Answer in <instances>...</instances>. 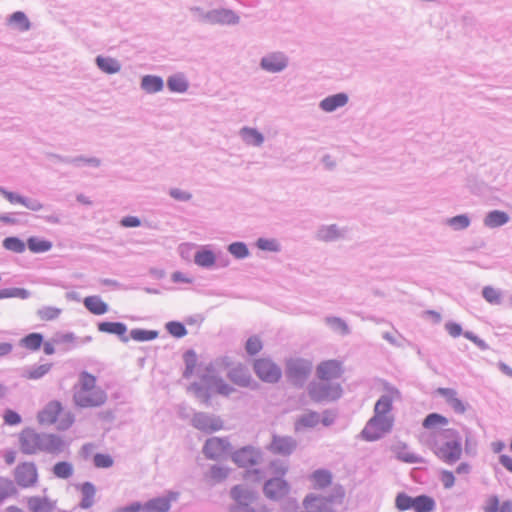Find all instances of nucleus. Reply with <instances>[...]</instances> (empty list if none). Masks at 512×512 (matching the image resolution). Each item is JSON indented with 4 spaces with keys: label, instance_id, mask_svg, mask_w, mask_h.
<instances>
[{
    "label": "nucleus",
    "instance_id": "obj_1",
    "mask_svg": "<svg viewBox=\"0 0 512 512\" xmlns=\"http://www.w3.org/2000/svg\"><path fill=\"white\" fill-rule=\"evenodd\" d=\"M430 448L439 460L453 465L461 459L463 437L457 429L442 428L432 432Z\"/></svg>",
    "mask_w": 512,
    "mask_h": 512
},
{
    "label": "nucleus",
    "instance_id": "obj_2",
    "mask_svg": "<svg viewBox=\"0 0 512 512\" xmlns=\"http://www.w3.org/2000/svg\"><path fill=\"white\" fill-rule=\"evenodd\" d=\"M345 496L341 486L334 488L328 496L310 493L303 499V507L310 512H335L334 504H341Z\"/></svg>",
    "mask_w": 512,
    "mask_h": 512
},
{
    "label": "nucleus",
    "instance_id": "obj_3",
    "mask_svg": "<svg viewBox=\"0 0 512 512\" xmlns=\"http://www.w3.org/2000/svg\"><path fill=\"white\" fill-rule=\"evenodd\" d=\"M393 424V417L373 415L361 431V436L364 440L369 442L379 440L392 430Z\"/></svg>",
    "mask_w": 512,
    "mask_h": 512
},
{
    "label": "nucleus",
    "instance_id": "obj_4",
    "mask_svg": "<svg viewBox=\"0 0 512 512\" xmlns=\"http://www.w3.org/2000/svg\"><path fill=\"white\" fill-rule=\"evenodd\" d=\"M312 370V363L302 358L290 359L286 363V376L295 386H303Z\"/></svg>",
    "mask_w": 512,
    "mask_h": 512
},
{
    "label": "nucleus",
    "instance_id": "obj_5",
    "mask_svg": "<svg viewBox=\"0 0 512 512\" xmlns=\"http://www.w3.org/2000/svg\"><path fill=\"white\" fill-rule=\"evenodd\" d=\"M310 398L315 402L337 400L342 395V388L339 384L327 382H314L308 386Z\"/></svg>",
    "mask_w": 512,
    "mask_h": 512
},
{
    "label": "nucleus",
    "instance_id": "obj_6",
    "mask_svg": "<svg viewBox=\"0 0 512 512\" xmlns=\"http://www.w3.org/2000/svg\"><path fill=\"white\" fill-rule=\"evenodd\" d=\"M253 370L257 377L266 383H277L282 377L281 368L269 358L256 359Z\"/></svg>",
    "mask_w": 512,
    "mask_h": 512
},
{
    "label": "nucleus",
    "instance_id": "obj_7",
    "mask_svg": "<svg viewBox=\"0 0 512 512\" xmlns=\"http://www.w3.org/2000/svg\"><path fill=\"white\" fill-rule=\"evenodd\" d=\"M262 452L259 448L247 445L234 451L231 454L232 461L241 468L253 467L260 463Z\"/></svg>",
    "mask_w": 512,
    "mask_h": 512
},
{
    "label": "nucleus",
    "instance_id": "obj_8",
    "mask_svg": "<svg viewBox=\"0 0 512 512\" xmlns=\"http://www.w3.org/2000/svg\"><path fill=\"white\" fill-rule=\"evenodd\" d=\"M191 424L197 430L204 433H213L223 428V421L219 416L206 412H195Z\"/></svg>",
    "mask_w": 512,
    "mask_h": 512
},
{
    "label": "nucleus",
    "instance_id": "obj_9",
    "mask_svg": "<svg viewBox=\"0 0 512 512\" xmlns=\"http://www.w3.org/2000/svg\"><path fill=\"white\" fill-rule=\"evenodd\" d=\"M384 391L386 393L382 394L374 405V415L392 417L389 414L393 409V400L394 398H400L401 394L396 387L389 383L384 385Z\"/></svg>",
    "mask_w": 512,
    "mask_h": 512
},
{
    "label": "nucleus",
    "instance_id": "obj_10",
    "mask_svg": "<svg viewBox=\"0 0 512 512\" xmlns=\"http://www.w3.org/2000/svg\"><path fill=\"white\" fill-rule=\"evenodd\" d=\"M231 450V444L227 438L212 437L205 441L203 454L207 459L218 460L226 456Z\"/></svg>",
    "mask_w": 512,
    "mask_h": 512
},
{
    "label": "nucleus",
    "instance_id": "obj_11",
    "mask_svg": "<svg viewBox=\"0 0 512 512\" xmlns=\"http://www.w3.org/2000/svg\"><path fill=\"white\" fill-rule=\"evenodd\" d=\"M290 492L289 483L281 477H272L265 481L263 493L266 498L272 501H280Z\"/></svg>",
    "mask_w": 512,
    "mask_h": 512
},
{
    "label": "nucleus",
    "instance_id": "obj_12",
    "mask_svg": "<svg viewBox=\"0 0 512 512\" xmlns=\"http://www.w3.org/2000/svg\"><path fill=\"white\" fill-rule=\"evenodd\" d=\"M289 65V57L282 51L270 52L264 55L259 63L262 70L269 73H280Z\"/></svg>",
    "mask_w": 512,
    "mask_h": 512
},
{
    "label": "nucleus",
    "instance_id": "obj_13",
    "mask_svg": "<svg viewBox=\"0 0 512 512\" xmlns=\"http://www.w3.org/2000/svg\"><path fill=\"white\" fill-rule=\"evenodd\" d=\"M15 482L22 488H28L38 480L37 467L33 462H23L14 471Z\"/></svg>",
    "mask_w": 512,
    "mask_h": 512
},
{
    "label": "nucleus",
    "instance_id": "obj_14",
    "mask_svg": "<svg viewBox=\"0 0 512 512\" xmlns=\"http://www.w3.org/2000/svg\"><path fill=\"white\" fill-rule=\"evenodd\" d=\"M75 404L81 408L99 407L107 400V394L101 388L91 392H75L73 395Z\"/></svg>",
    "mask_w": 512,
    "mask_h": 512
},
{
    "label": "nucleus",
    "instance_id": "obj_15",
    "mask_svg": "<svg viewBox=\"0 0 512 512\" xmlns=\"http://www.w3.org/2000/svg\"><path fill=\"white\" fill-rule=\"evenodd\" d=\"M41 433L33 428H25L19 435L20 450L23 454L32 455L40 451Z\"/></svg>",
    "mask_w": 512,
    "mask_h": 512
},
{
    "label": "nucleus",
    "instance_id": "obj_16",
    "mask_svg": "<svg viewBox=\"0 0 512 512\" xmlns=\"http://www.w3.org/2000/svg\"><path fill=\"white\" fill-rule=\"evenodd\" d=\"M179 492L168 491L165 496L154 497L142 504L143 512H168L171 508V502L179 498Z\"/></svg>",
    "mask_w": 512,
    "mask_h": 512
},
{
    "label": "nucleus",
    "instance_id": "obj_17",
    "mask_svg": "<svg viewBox=\"0 0 512 512\" xmlns=\"http://www.w3.org/2000/svg\"><path fill=\"white\" fill-rule=\"evenodd\" d=\"M297 448V441L291 436H280L273 434L270 444L267 449L275 454L281 456L291 455Z\"/></svg>",
    "mask_w": 512,
    "mask_h": 512
},
{
    "label": "nucleus",
    "instance_id": "obj_18",
    "mask_svg": "<svg viewBox=\"0 0 512 512\" xmlns=\"http://www.w3.org/2000/svg\"><path fill=\"white\" fill-rule=\"evenodd\" d=\"M228 379L237 386L251 387L254 389L257 383L253 381L248 368L242 364L231 368L227 373Z\"/></svg>",
    "mask_w": 512,
    "mask_h": 512
},
{
    "label": "nucleus",
    "instance_id": "obj_19",
    "mask_svg": "<svg viewBox=\"0 0 512 512\" xmlns=\"http://www.w3.org/2000/svg\"><path fill=\"white\" fill-rule=\"evenodd\" d=\"M209 18V25H237L240 22V17L228 8L212 9Z\"/></svg>",
    "mask_w": 512,
    "mask_h": 512
},
{
    "label": "nucleus",
    "instance_id": "obj_20",
    "mask_svg": "<svg viewBox=\"0 0 512 512\" xmlns=\"http://www.w3.org/2000/svg\"><path fill=\"white\" fill-rule=\"evenodd\" d=\"M316 373L323 381L337 379L342 373L341 363L337 360L323 361L317 366Z\"/></svg>",
    "mask_w": 512,
    "mask_h": 512
},
{
    "label": "nucleus",
    "instance_id": "obj_21",
    "mask_svg": "<svg viewBox=\"0 0 512 512\" xmlns=\"http://www.w3.org/2000/svg\"><path fill=\"white\" fill-rule=\"evenodd\" d=\"M40 451L49 454H59L63 452L66 444L61 436L57 434L41 433Z\"/></svg>",
    "mask_w": 512,
    "mask_h": 512
},
{
    "label": "nucleus",
    "instance_id": "obj_22",
    "mask_svg": "<svg viewBox=\"0 0 512 512\" xmlns=\"http://www.w3.org/2000/svg\"><path fill=\"white\" fill-rule=\"evenodd\" d=\"M97 329L102 333L116 335L123 343L129 341V337L126 335L128 328L123 322L101 321L97 323Z\"/></svg>",
    "mask_w": 512,
    "mask_h": 512
},
{
    "label": "nucleus",
    "instance_id": "obj_23",
    "mask_svg": "<svg viewBox=\"0 0 512 512\" xmlns=\"http://www.w3.org/2000/svg\"><path fill=\"white\" fill-rule=\"evenodd\" d=\"M437 394L443 397L446 403L453 409L456 414H464L467 405L457 397V391L453 388H438Z\"/></svg>",
    "mask_w": 512,
    "mask_h": 512
},
{
    "label": "nucleus",
    "instance_id": "obj_24",
    "mask_svg": "<svg viewBox=\"0 0 512 512\" xmlns=\"http://www.w3.org/2000/svg\"><path fill=\"white\" fill-rule=\"evenodd\" d=\"M62 409V404L59 401H50L38 413L37 419L40 424H53L56 422L57 417L61 413Z\"/></svg>",
    "mask_w": 512,
    "mask_h": 512
},
{
    "label": "nucleus",
    "instance_id": "obj_25",
    "mask_svg": "<svg viewBox=\"0 0 512 512\" xmlns=\"http://www.w3.org/2000/svg\"><path fill=\"white\" fill-rule=\"evenodd\" d=\"M26 503L30 512H53L56 508V502L48 497L31 496Z\"/></svg>",
    "mask_w": 512,
    "mask_h": 512
},
{
    "label": "nucleus",
    "instance_id": "obj_26",
    "mask_svg": "<svg viewBox=\"0 0 512 512\" xmlns=\"http://www.w3.org/2000/svg\"><path fill=\"white\" fill-rule=\"evenodd\" d=\"M348 95L344 92L329 95L322 99L319 103L321 110L331 113L348 103Z\"/></svg>",
    "mask_w": 512,
    "mask_h": 512
},
{
    "label": "nucleus",
    "instance_id": "obj_27",
    "mask_svg": "<svg viewBox=\"0 0 512 512\" xmlns=\"http://www.w3.org/2000/svg\"><path fill=\"white\" fill-rule=\"evenodd\" d=\"M200 379L205 384H212V388H214L219 395L228 397L235 391L232 386L225 383V381L217 375L202 374Z\"/></svg>",
    "mask_w": 512,
    "mask_h": 512
},
{
    "label": "nucleus",
    "instance_id": "obj_28",
    "mask_svg": "<svg viewBox=\"0 0 512 512\" xmlns=\"http://www.w3.org/2000/svg\"><path fill=\"white\" fill-rule=\"evenodd\" d=\"M395 457L397 460L408 464H423L425 460L422 456L410 452L405 443H400L394 448Z\"/></svg>",
    "mask_w": 512,
    "mask_h": 512
},
{
    "label": "nucleus",
    "instance_id": "obj_29",
    "mask_svg": "<svg viewBox=\"0 0 512 512\" xmlns=\"http://www.w3.org/2000/svg\"><path fill=\"white\" fill-rule=\"evenodd\" d=\"M510 220V216L507 212L501 210L489 211L484 217V226L488 228H497L507 224Z\"/></svg>",
    "mask_w": 512,
    "mask_h": 512
},
{
    "label": "nucleus",
    "instance_id": "obj_30",
    "mask_svg": "<svg viewBox=\"0 0 512 512\" xmlns=\"http://www.w3.org/2000/svg\"><path fill=\"white\" fill-rule=\"evenodd\" d=\"M84 307L94 315H103L108 312L109 306L100 296H87L83 300Z\"/></svg>",
    "mask_w": 512,
    "mask_h": 512
},
{
    "label": "nucleus",
    "instance_id": "obj_31",
    "mask_svg": "<svg viewBox=\"0 0 512 512\" xmlns=\"http://www.w3.org/2000/svg\"><path fill=\"white\" fill-rule=\"evenodd\" d=\"M51 368V363L26 366L22 368L21 377L28 380H38L43 378L51 370Z\"/></svg>",
    "mask_w": 512,
    "mask_h": 512
},
{
    "label": "nucleus",
    "instance_id": "obj_32",
    "mask_svg": "<svg viewBox=\"0 0 512 512\" xmlns=\"http://www.w3.org/2000/svg\"><path fill=\"white\" fill-rule=\"evenodd\" d=\"M239 135L247 145L259 147L264 142V136L257 129L251 127H242Z\"/></svg>",
    "mask_w": 512,
    "mask_h": 512
},
{
    "label": "nucleus",
    "instance_id": "obj_33",
    "mask_svg": "<svg viewBox=\"0 0 512 512\" xmlns=\"http://www.w3.org/2000/svg\"><path fill=\"white\" fill-rule=\"evenodd\" d=\"M140 87L148 94L160 92L164 87L162 77L157 75H144L141 78Z\"/></svg>",
    "mask_w": 512,
    "mask_h": 512
},
{
    "label": "nucleus",
    "instance_id": "obj_34",
    "mask_svg": "<svg viewBox=\"0 0 512 512\" xmlns=\"http://www.w3.org/2000/svg\"><path fill=\"white\" fill-rule=\"evenodd\" d=\"M95 63L102 72L107 74H115L121 70L119 61L111 57L98 55L95 58Z\"/></svg>",
    "mask_w": 512,
    "mask_h": 512
},
{
    "label": "nucleus",
    "instance_id": "obj_35",
    "mask_svg": "<svg viewBox=\"0 0 512 512\" xmlns=\"http://www.w3.org/2000/svg\"><path fill=\"white\" fill-rule=\"evenodd\" d=\"M230 495L231 498L235 501L234 505H240L241 503L250 504L255 498L254 493L242 485H235L232 487L230 490Z\"/></svg>",
    "mask_w": 512,
    "mask_h": 512
},
{
    "label": "nucleus",
    "instance_id": "obj_36",
    "mask_svg": "<svg viewBox=\"0 0 512 512\" xmlns=\"http://www.w3.org/2000/svg\"><path fill=\"white\" fill-rule=\"evenodd\" d=\"M80 491H81L82 498L79 503V506L82 509H89L94 504L96 488L93 483L87 481L80 485Z\"/></svg>",
    "mask_w": 512,
    "mask_h": 512
},
{
    "label": "nucleus",
    "instance_id": "obj_37",
    "mask_svg": "<svg viewBox=\"0 0 512 512\" xmlns=\"http://www.w3.org/2000/svg\"><path fill=\"white\" fill-rule=\"evenodd\" d=\"M211 389L212 384L202 385L198 382H193L188 387V390L194 392L195 396L206 406H209L211 402Z\"/></svg>",
    "mask_w": 512,
    "mask_h": 512
},
{
    "label": "nucleus",
    "instance_id": "obj_38",
    "mask_svg": "<svg viewBox=\"0 0 512 512\" xmlns=\"http://www.w3.org/2000/svg\"><path fill=\"white\" fill-rule=\"evenodd\" d=\"M194 262L202 268H211L216 262V256L212 250L202 248L195 253Z\"/></svg>",
    "mask_w": 512,
    "mask_h": 512
},
{
    "label": "nucleus",
    "instance_id": "obj_39",
    "mask_svg": "<svg viewBox=\"0 0 512 512\" xmlns=\"http://www.w3.org/2000/svg\"><path fill=\"white\" fill-rule=\"evenodd\" d=\"M436 509L435 500L426 494H421L414 497V508L415 512H433Z\"/></svg>",
    "mask_w": 512,
    "mask_h": 512
},
{
    "label": "nucleus",
    "instance_id": "obj_40",
    "mask_svg": "<svg viewBox=\"0 0 512 512\" xmlns=\"http://www.w3.org/2000/svg\"><path fill=\"white\" fill-rule=\"evenodd\" d=\"M167 87L171 92L184 93L188 90L189 83L182 74H174L168 77Z\"/></svg>",
    "mask_w": 512,
    "mask_h": 512
},
{
    "label": "nucleus",
    "instance_id": "obj_41",
    "mask_svg": "<svg viewBox=\"0 0 512 512\" xmlns=\"http://www.w3.org/2000/svg\"><path fill=\"white\" fill-rule=\"evenodd\" d=\"M43 341L44 336L41 333L32 332L27 334L20 340V346L31 351H37L42 346Z\"/></svg>",
    "mask_w": 512,
    "mask_h": 512
},
{
    "label": "nucleus",
    "instance_id": "obj_42",
    "mask_svg": "<svg viewBox=\"0 0 512 512\" xmlns=\"http://www.w3.org/2000/svg\"><path fill=\"white\" fill-rule=\"evenodd\" d=\"M320 422V415L319 413L315 412V411H310L308 413H305L303 415H301L296 423H295V428L296 430H299L300 428H314L315 426L318 425V423Z\"/></svg>",
    "mask_w": 512,
    "mask_h": 512
},
{
    "label": "nucleus",
    "instance_id": "obj_43",
    "mask_svg": "<svg viewBox=\"0 0 512 512\" xmlns=\"http://www.w3.org/2000/svg\"><path fill=\"white\" fill-rule=\"evenodd\" d=\"M27 247L33 253H44L52 248V243L49 240L32 236L27 239Z\"/></svg>",
    "mask_w": 512,
    "mask_h": 512
},
{
    "label": "nucleus",
    "instance_id": "obj_44",
    "mask_svg": "<svg viewBox=\"0 0 512 512\" xmlns=\"http://www.w3.org/2000/svg\"><path fill=\"white\" fill-rule=\"evenodd\" d=\"M159 333L156 330H147L142 328H135L130 331L129 339L137 342L152 341L158 337Z\"/></svg>",
    "mask_w": 512,
    "mask_h": 512
},
{
    "label": "nucleus",
    "instance_id": "obj_45",
    "mask_svg": "<svg viewBox=\"0 0 512 512\" xmlns=\"http://www.w3.org/2000/svg\"><path fill=\"white\" fill-rule=\"evenodd\" d=\"M52 472L59 479H68L73 475V465L68 461H59L52 467Z\"/></svg>",
    "mask_w": 512,
    "mask_h": 512
},
{
    "label": "nucleus",
    "instance_id": "obj_46",
    "mask_svg": "<svg viewBox=\"0 0 512 512\" xmlns=\"http://www.w3.org/2000/svg\"><path fill=\"white\" fill-rule=\"evenodd\" d=\"M227 251L236 259H245L250 255L248 246L242 241H235L227 246Z\"/></svg>",
    "mask_w": 512,
    "mask_h": 512
},
{
    "label": "nucleus",
    "instance_id": "obj_47",
    "mask_svg": "<svg viewBox=\"0 0 512 512\" xmlns=\"http://www.w3.org/2000/svg\"><path fill=\"white\" fill-rule=\"evenodd\" d=\"M30 295V291L25 288L12 287L0 289V300L7 298H19L24 300L28 299Z\"/></svg>",
    "mask_w": 512,
    "mask_h": 512
},
{
    "label": "nucleus",
    "instance_id": "obj_48",
    "mask_svg": "<svg viewBox=\"0 0 512 512\" xmlns=\"http://www.w3.org/2000/svg\"><path fill=\"white\" fill-rule=\"evenodd\" d=\"M341 236L337 225L321 226L317 232V237L323 241H333Z\"/></svg>",
    "mask_w": 512,
    "mask_h": 512
},
{
    "label": "nucleus",
    "instance_id": "obj_49",
    "mask_svg": "<svg viewBox=\"0 0 512 512\" xmlns=\"http://www.w3.org/2000/svg\"><path fill=\"white\" fill-rule=\"evenodd\" d=\"M312 479L314 481L315 487L322 489L331 484L332 474L328 470L318 469L313 472Z\"/></svg>",
    "mask_w": 512,
    "mask_h": 512
},
{
    "label": "nucleus",
    "instance_id": "obj_50",
    "mask_svg": "<svg viewBox=\"0 0 512 512\" xmlns=\"http://www.w3.org/2000/svg\"><path fill=\"white\" fill-rule=\"evenodd\" d=\"M80 389L76 392H91L96 390V377L86 371H83L79 377Z\"/></svg>",
    "mask_w": 512,
    "mask_h": 512
},
{
    "label": "nucleus",
    "instance_id": "obj_51",
    "mask_svg": "<svg viewBox=\"0 0 512 512\" xmlns=\"http://www.w3.org/2000/svg\"><path fill=\"white\" fill-rule=\"evenodd\" d=\"M448 424V419L439 413H429L423 420V427L425 429H434L438 425L445 426Z\"/></svg>",
    "mask_w": 512,
    "mask_h": 512
},
{
    "label": "nucleus",
    "instance_id": "obj_52",
    "mask_svg": "<svg viewBox=\"0 0 512 512\" xmlns=\"http://www.w3.org/2000/svg\"><path fill=\"white\" fill-rule=\"evenodd\" d=\"M3 247L6 250L15 252V253H23L26 249V244L23 240L16 236L6 237L2 242Z\"/></svg>",
    "mask_w": 512,
    "mask_h": 512
},
{
    "label": "nucleus",
    "instance_id": "obj_53",
    "mask_svg": "<svg viewBox=\"0 0 512 512\" xmlns=\"http://www.w3.org/2000/svg\"><path fill=\"white\" fill-rule=\"evenodd\" d=\"M184 363H185V369L183 372V377L185 379H188L192 376L196 363H197V355L194 350H187L184 353Z\"/></svg>",
    "mask_w": 512,
    "mask_h": 512
},
{
    "label": "nucleus",
    "instance_id": "obj_54",
    "mask_svg": "<svg viewBox=\"0 0 512 512\" xmlns=\"http://www.w3.org/2000/svg\"><path fill=\"white\" fill-rule=\"evenodd\" d=\"M16 493L17 489L14 482L8 478L0 477V503Z\"/></svg>",
    "mask_w": 512,
    "mask_h": 512
},
{
    "label": "nucleus",
    "instance_id": "obj_55",
    "mask_svg": "<svg viewBox=\"0 0 512 512\" xmlns=\"http://www.w3.org/2000/svg\"><path fill=\"white\" fill-rule=\"evenodd\" d=\"M9 24H16L20 31H27L30 29V21L26 14L22 11L12 13L8 18Z\"/></svg>",
    "mask_w": 512,
    "mask_h": 512
},
{
    "label": "nucleus",
    "instance_id": "obj_56",
    "mask_svg": "<svg viewBox=\"0 0 512 512\" xmlns=\"http://www.w3.org/2000/svg\"><path fill=\"white\" fill-rule=\"evenodd\" d=\"M395 507L399 511H407L414 508V497L405 492H399L395 498Z\"/></svg>",
    "mask_w": 512,
    "mask_h": 512
},
{
    "label": "nucleus",
    "instance_id": "obj_57",
    "mask_svg": "<svg viewBox=\"0 0 512 512\" xmlns=\"http://www.w3.org/2000/svg\"><path fill=\"white\" fill-rule=\"evenodd\" d=\"M326 324L334 331L340 332L342 335H348L350 333V329L347 323L335 316H329L325 319Z\"/></svg>",
    "mask_w": 512,
    "mask_h": 512
},
{
    "label": "nucleus",
    "instance_id": "obj_58",
    "mask_svg": "<svg viewBox=\"0 0 512 512\" xmlns=\"http://www.w3.org/2000/svg\"><path fill=\"white\" fill-rule=\"evenodd\" d=\"M62 310L53 306H43L37 310V316L43 321H52L57 319Z\"/></svg>",
    "mask_w": 512,
    "mask_h": 512
},
{
    "label": "nucleus",
    "instance_id": "obj_59",
    "mask_svg": "<svg viewBox=\"0 0 512 512\" xmlns=\"http://www.w3.org/2000/svg\"><path fill=\"white\" fill-rule=\"evenodd\" d=\"M482 297L492 305H499L502 301L501 292L492 286H485L482 289Z\"/></svg>",
    "mask_w": 512,
    "mask_h": 512
},
{
    "label": "nucleus",
    "instance_id": "obj_60",
    "mask_svg": "<svg viewBox=\"0 0 512 512\" xmlns=\"http://www.w3.org/2000/svg\"><path fill=\"white\" fill-rule=\"evenodd\" d=\"M165 328L170 335L176 338H182L187 335L185 325L179 321H169L166 323Z\"/></svg>",
    "mask_w": 512,
    "mask_h": 512
},
{
    "label": "nucleus",
    "instance_id": "obj_61",
    "mask_svg": "<svg viewBox=\"0 0 512 512\" xmlns=\"http://www.w3.org/2000/svg\"><path fill=\"white\" fill-rule=\"evenodd\" d=\"M256 247L262 251L280 252L281 246L276 239L258 238Z\"/></svg>",
    "mask_w": 512,
    "mask_h": 512
},
{
    "label": "nucleus",
    "instance_id": "obj_62",
    "mask_svg": "<svg viewBox=\"0 0 512 512\" xmlns=\"http://www.w3.org/2000/svg\"><path fill=\"white\" fill-rule=\"evenodd\" d=\"M71 164L75 167H82V166H92V167H99L101 165V160L96 157H86L83 155L72 157Z\"/></svg>",
    "mask_w": 512,
    "mask_h": 512
},
{
    "label": "nucleus",
    "instance_id": "obj_63",
    "mask_svg": "<svg viewBox=\"0 0 512 512\" xmlns=\"http://www.w3.org/2000/svg\"><path fill=\"white\" fill-rule=\"evenodd\" d=\"M470 222V218L466 214H460L447 220L449 226L456 231L466 229L470 225Z\"/></svg>",
    "mask_w": 512,
    "mask_h": 512
},
{
    "label": "nucleus",
    "instance_id": "obj_64",
    "mask_svg": "<svg viewBox=\"0 0 512 512\" xmlns=\"http://www.w3.org/2000/svg\"><path fill=\"white\" fill-rule=\"evenodd\" d=\"M262 347V342L256 335L249 337L245 344V350L250 356L258 354L262 350Z\"/></svg>",
    "mask_w": 512,
    "mask_h": 512
}]
</instances>
